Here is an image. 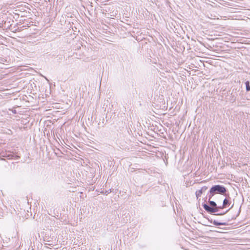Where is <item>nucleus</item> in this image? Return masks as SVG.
<instances>
[{
  "instance_id": "nucleus-2",
  "label": "nucleus",
  "mask_w": 250,
  "mask_h": 250,
  "mask_svg": "<svg viewBox=\"0 0 250 250\" xmlns=\"http://www.w3.org/2000/svg\"><path fill=\"white\" fill-rule=\"evenodd\" d=\"M207 189V187H203L201 189L198 190L196 192V196L197 198H199L201 196L203 192H205Z\"/></svg>"
},
{
  "instance_id": "nucleus-1",
  "label": "nucleus",
  "mask_w": 250,
  "mask_h": 250,
  "mask_svg": "<svg viewBox=\"0 0 250 250\" xmlns=\"http://www.w3.org/2000/svg\"><path fill=\"white\" fill-rule=\"evenodd\" d=\"M226 191V188L220 185H215L210 189V194L212 196L215 194H223Z\"/></svg>"
},
{
  "instance_id": "nucleus-8",
  "label": "nucleus",
  "mask_w": 250,
  "mask_h": 250,
  "mask_svg": "<svg viewBox=\"0 0 250 250\" xmlns=\"http://www.w3.org/2000/svg\"><path fill=\"white\" fill-rule=\"evenodd\" d=\"M12 157H9V160H10Z\"/></svg>"
},
{
  "instance_id": "nucleus-7",
  "label": "nucleus",
  "mask_w": 250,
  "mask_h": 250,
  "mask_svg": "<svg viewBox=\"0 0 250 250\" xmlns=\"http://www.w3.org/2000/svg\"><path fill=\"white\" fill-rule=\"evenodd\" d=\"M66 104L67 105L66 106V107H66V108H68V107H69L70 106V105H71V104H71V101H70V100H69L68 102H66Z\"/></svg>"
},
{
  "instance_id": "nucleus-4",
  "label": "nucleus",
  "mask_w": 250,
  "mask_h": 250,
  "mask_svg": "<svg viewBox=\"0 0 250 250\" xmlns=\"http://www.w3.org/2000/svg\"><path fill=\"white\" fill-rule=\"evenodd\" d=\"M229 204V201L227 199H225L223 201V204L222 207H220L219 208H223L226 207L227 205Z\"/></svg>"
},
{
  "instance_id": "nucleus-5",
  "label": "nucleus",
  "mask_w": 250,
  "mask_h": 250,
  "mask_svg": "<svg viewBox=\"0 0 250 250\" xmlns=\"http://www.w3.org/2000/svg\"><path fill=\"white\" fill-rule=\"evenodd\" d=\"M246 90L247 91H249L250 90V85L249 82L247 81L246 82Z\"/></svg>"
},
{
  "instance_id": "nucleus-3",
  "label": "nucleus",
  "mask_w": 250,
  "mask_h": 250,
  "mask_svg": "<svg viewBox=\"0 0 250 250\" xmlns=\"http://www.w3.org/2000/svg\"><path fill=\"white\" fill-rule=\"evenodd\" d=\"M204 207L206 210L210 212H215L217 211L216 208L210 207L207 205H204Z\"/></svg>"
},
{
  "instance_id": "nucleus-6",
  "label": "nucleus",
  "mask_w": 250,
  "mask_h": 250,
  "mask_svg": "<svg viewBox=\"0 0 250 250\" xmlns=\"http://www.w3.org/2000/svg\"><path fill=\"white\" fill-rule=\"evenodd\" d=\"M209 204L211 206H212L214 208H216V204L214 201H210Z\"/></svg>"
}]
</instances>
